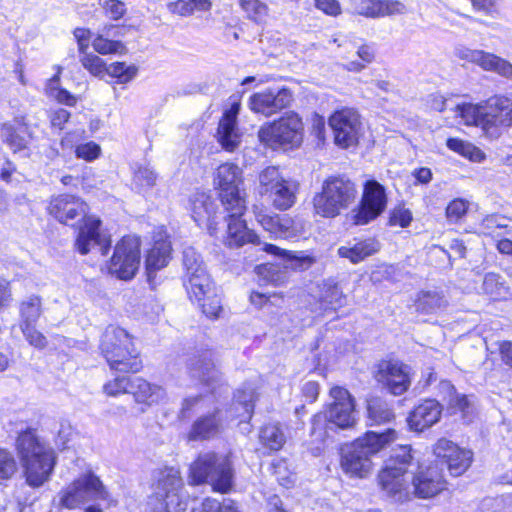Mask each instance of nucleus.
Segmentation results:
<instances>
[{
    "label": "nucleus",
    "instance_id": "1",
    "mask_svg": "<svg viewBox=\"0 0 512 512\" xmlns=\"http://www.w3.org/2000/svg\"><path fill=\"white\" fill-rule=\"evenodd\" d=\"M88 204L78 196L61 194L53 197L48 206V211L60 223L84 218V225L80 228L76 248L81 254H87L92 249H97L101 255H106L110 246L109 235L100 232L101 221L95 216H87Z\"/></svg>",
    "mask_w": 512,
    "mask_h": 512
},
{
    "label": "nucleus",
    "instance_id": "2",
    "mask_svg": "<svg viewBox=\"0 0 512 512\" xmlns=\"http://www.w3.org/2000/svg\"><path fill=\"white\" fill-rule=\"evenodd\" d=\"M16 450L26 483L30 487L38 488L49 480L56 462L52 449L41 443L36 435L28 430L18 436Z\"/></svg>",
    "mask_w": 512,
    "mask_h": 512
},
{
    "label": "nucleus",
    "instance_id": "3",
    "mask_svg": "<svg viewBox=\"0 0 512 512\" xmlns=\"http://www.w3.org/2000/svg\"><path fill=\"white\" fill-rule=\"evenodd\" d=\"M331 403L326 409L314 415L311 436L316 441H324L334 428L348 429L356 424L355 400L350 392L340 386L330 389Z\"/></svg>",
    "mask_w": 512,
    "mask_h": 512
},
{
    "label": "nucleus",
    "instance_id": "4",
    "mask_svg": "<svg viewBox=\"0 0 512 512\" xmlns=\"http://www.w3.org/2000/svg\"><path fill=\"white\" fill-rule=\"evenodd\" d=\"M152 512H185L187 498L180 471L175 467L157 469L152 474Z\"/></svg>",
    "mask_w": 512,
    "mask_h": 512
},
{
    "label": "nucleus",
    "instance_id": "5",
    "mask_svg": "<svg viewBox=\"0 0 512 512\" xmlns=\"http://www.w3.org/2000/svg\"><path fill=\"white\" fill-rule=\"evenodd\" d=\"M100 349L111 369L137 372L142 363L129 333L117 326H109L103 333Z\"/></svg>",
    "mask_w": 512,
    "mask_h": 512
},
{
    "label": "nucleus",
    "instance_id": "6",
    "mask_svg": "<svg viewBox=\"0 0 512 512\" xmlns=\"http://www.w3.org/2000/svg\"><path fill=\"white\" fill-rule=\"evenodd\" d=\"M412 458L411 448L401 446L393 459L378 474L381 489L394 501L405 502L412 498L411 481L408 474Z\"/></svg>",
    "mask_w": 512,
    "mask_h": 512
},
{
    "label": "nucleus",
    "instance_id": "7",
    "mask_svg": "<svg viewBox=\"0 0 512 512\" xmlns=\"http://www.w3.org/2000/svg\"><path fill=\"white\" fill-rule=\"evenodd\" d=\"M355 184L346 177H330L324 181L322 189L313 197V207L317 215L334 218L347 209L356 199Z\"/></svg>",
    "mask_w": 512,
    "mask_h": 512
},
{
    "label": "nucleus",
    "instance_id": "8",
    "mask_svg": "<svg viewBox=\"0 0 512 512\" xmlns=\"http://www.w3.org/2000/svg\"><path fill=\"white\" fill-rule=\"evenodd\" d=\"M233 473L227 457L209 452L199 455L191 464L189 479L192 484L209 482L213 489L227 493L232 487Z\"/></svg>",
    "mask_w": 512,
    "mask_h": 512
},
{
    "label": "nucleus",
    "instance_id": "9",
    "mask_svg": "<svg viewBox=\"0 0 512 512\" xmlns=\"http://www.w3.org/2000/svg\"><path fill=\"white\" fill-rule=\"evenodd\" d=\"M304 125L295 112H287L279 119L262 125L258 138L264 145L276 148H295L303 141Z\"/></svg>",
    "mask_w": 512,
    "mask_h": 512
},
{
    "label": "nucleus",
    "instance_id": "10",
    "mask_svg": "<svg viewBox=\"0 0 512 512\" xmlns=\"http://www.w3.org/2000/svg\"><path fill=\"white\" fill-rule=\"evenodd\" d=\"M214 183L225 211L244 215L247 202L241 168L233 163L221 164L216 170Z\"/></svg>",
    "mask_w": 512,
    "mask_h": 512
},
{
    "label": "nucleus",
    "instance_id": "11",
    "mask_svg": "<svg viewBox=\"0 0 512 512\" xmlns=\"http://www.w3.org/2000/svg\"><path fill=\"white\" fill-rule=\"evenodd\" d=\"M109 493L100 479L93 473H86L63 488L53 499L58 509H74L91 500H108Z\"/></svg>",
    "mask_w": 512,
    "mask_h": 512
},
{
    "label": "nucleus",
    "instance_id": "12",
    "mask_svg": "<svg viewBox=\"0 0 512 512\" xmlns=\"http://www.w3.org/2000/svg\"><path fill=\"white\" fill-rule=\"evenodd\" d=\"M387 202L384 186L376 180L366 181L359 205L351 211L353 223L366 225L374 221L385 211Z\"/></svg>",
    "mask_w": 512,
    "mask_h": 512
},
{
    "label": "nucleus",
    "instance_id": "13",
    "mask_svg": "<svg viewBox=\"0 0 512 512\" xmlns=\"http://www.w3.org/2000/svg\"><path fill=\"white\" fill-rule=\"evenodd\" d=\"M140 265V241L135 236L123 237L115 246L108 270L119 279L134 277Z\"/></svg>",
    "mask_w": 512,
    "mask_h": 512
},
{
    "label": "nucleus",
    "instance_id": "14",
    "mask_svg": "<svg viewBox=\"0 0 512 512\" xmlns=\"http://www.w3.org/2000/svg\"><path fill=\"white\" fill-rule=\"evenodd\" d=\"M183 262L186 268L185 287L190 299L195 302L205 300V295L211 294L215 288L200 255L194 249L188 248L184 251Z\"/></svg>",
    "mask_w": 512,
    "mask_h": 512
},
{
    "label": "nucleus",
    "instance_id": "15",
    "mask_svg": "<svg viewBox=\"0 0 512 512\" xmlns=\"http://www.w3.org/2000/svg\"><path fill=\"white\" fill-rule=\"evenodd\" d=\"M433 454L454 477L463 475L471 466L474 457L472 450L460 447L446 438L439 439L433 445Z\"/></svg>",
    "mask_w": 512,
    "mask_h": 512
},
{
    "label": "nucleus",
    "instance_id": "16",
    "mask_svg": "<svg viewBox=\"0 0 512 512\" xmlns=\"http://www.w3.org/2000/svg\"><path fill=\"white\" fill-rule=\"evenodd\" d=\"M329 126L334 134L335 144L341 148H349L357 144L361 122L360 116L354 109L344 108L335 111L329 117Z\"/></svg>",
    "mask_w": 512,
    "mask_h": 512
},
{
    "label": "nucleus",
    "instance_id": "17",
    "mask_svg": "<svg viewBox=\"0 0 512 512\" xmlns=\"http://www.w3.org/2000/svg\"><path fill=\"white\" fill-rule=\"evenodd\" d=\"M293 100L290 89L286 87H269L252 94L248 99L251 111L270 117L288 107Z\"/></svg>",
    "mask_w": 512,
    "mask_h": 512
},
{
    "label": "nucleus",
    "instance_id": "18",
    "mask_svg": "<svg viewBox=\"0 0 512 512\" xmlns=\"http://www.w3.org/2000/svg\"><path fill=\"white\" fill-rule=\"evenodd\" d=\"M257 223L274 238L288 239L296 236L295 221L289 215H279L269 211L264 205H253Z\"/></svg>",
    "mask_w": 512,
    "mask_h": 512
},
{
    "label": "nucleus",
    "instance_id": "19",
    "mask_svg": "<svg viewBox=\"0 0 512 512\" xmlns=\"http://www.w3.org/2000/svg\"><path fill=\"white\" fill-rule=\"evenodd\" d=\"M409 370L407 365L399 362H381L375 373V379L393 395H402L411 383Z\"/></svg>",
    "mask_w": 512,
    "mask_h": 512
},
{
    "label": "nucleus",
    "instance_id": "20",
    "mask_svg": "<svg viewBox=\"0 0 512 512\" xmlns=\"http://www.w3.org/2000/svg\"><path fill=\"white\" fill-rule=\"evenodd\" d=\"M484 130L512 126V99L503 94L484 101Z\"/></svg>",
    "mask_w": 512,
    "mask_h": 512
},
{
    "label": "nucleus",
    "instance_id": "21",
    "mask_svg": "<svg viewBox=\"0 0 512 512\" xmlns=\"http://www.w3.org/2000/svg\"><path fill=\"white\" fill-rule=\"evenodd\" d=\"M445 485L444 477L436 466L421 468L411 479L412 496L432 498L443 491Z\"/></svg>",
    "mask_w": 512,
    "mask_h": 512
},
{
    "label": "nucleus",
    "instance_id": "22",
    "mask_svg": "<svg viewBox=\"0 0 512 512\" xmlns=\"http://www.w3.org/2000/svg\"><path fill=\"white\" fill-rule=\"evenodd\" d=\"M459 57L478 65L484 71L494 72L512 80V63L496 54L484 50L465 49L459 53Z\"/></svg>",
    "mask_w": 512,
    "mask_h": 512
},
{
    "label": "nucleus",
    "instance_id": "23",
    "mask_svg": "<svg viewBox=\"0 0 512 512\" xmlns=\"http://www.w3.org/2000/svg\"><path fill=\"white\" fill-rule=\"evenodd\" d=\"M459 57L478 65L484 71L494 72L512 80V63L496 54L484 50L465 49L459 53Z\"/></svg>",
    "mask_w": 512,
    "mask_h": 512
},
{
    "label": "nucleus",
    "instance_id": "24",
    "mask_svg": "<svg viewBox=\"0 0 512 512\" xmlns=\"http://www.w3.org/2000/svg\"><path fill=\"white\" fill-rule=\"evenodd\" d=\"M442 414V405L433 399H427L418 404L407 418L409 428L415 432H422L436 424Z\"/></svg>",
    "mask_w": 512,
    "mask_h": 512
},
{
    "label": "nucleus",
    "instance_id": "25",
    "mask_svg": "<svg viewBox=\"0 0 512 512\" xmlns=\"http://www.w3.org/2000/svg\"><path fill=\"white\" fill-rule=\"evenodd\" d=\"M341 467L346 474L352 477L364 478L372 470L371 457L360 447H356V442L353 441L343 450Z\"/></svg>",
    "mask_w": 512,
    "mask_h": 512
},
{
    "label": "nucleus",
    "instance_id": "26",
    "mask_svg": "<svg viewBox=\"0 0 512 512\" xmlns=\"http://www.w3.org/2000/svg\"><path fill=\"white\" fill-rule=\"evenodd\" d=\"M240 104L235 102L224 113L218 126V139L222 147L227 151H234L240 144L241 135L237 128V115Z\"/></svg>",
    "mask_w": 512,
    "mask_h": 512
},
{
    "label": "nucleus",
    "instance_id": "27",
    "mask_svg": "<svg viewBox=\"0 0 512 512\" xmlns=\"http://www.w3.org/2000/svg\"><path fill=\"white\" fill-rule=\"evenodd\" d=\"M190 210L198 225L206 224L210 235L216 233V205L212 197L204 192H197L190 198Z\"/></svg>",
    "mask_w": 512,
    "mask_h": 512
},
{
    "label": "nucleus",
    "instance_id": "28",
    "mask_svg": "<svg viewBox=\"0 0 512 512\" xmlns=\"http://www.w3.org/2000/svg\"><path fill=\"white\" fill-rule=\"evenodd\" d=\"M228 214L227 235L225 237V244L231 248L241 247L245 244H259V236L246 225V222L241 219L243 215H234L231 211H226Z\"/></svg>",
    "mask_w": 512,
    "mask_h": 512
},
{
    "label": "nucleus",
    "instance_id": "29",
    "mask_svg": "<svg viewBox=\"0 0 512 512\" xmlns=\"http://www.w3.org/2000/svg\"><path fill=\"white\" fill-rule=\"evenodd\" d=\"M171 251L170 241L164 235L159 234L146 256L145 264L149 279L152 274L168 265L171 259Z\"/></svg>",
    "mask_w": 512,
    "mask_h": 512
},
{
    "label": "nucleus",
    "instance_id": "30",
    "mask_svg": "<svg viewBox=\"0 0 512 512\" xmlns=\"http://www.w3.org/2000/svg\"><path fill=\"white\" fill-rule=\"evenodd\" d=\"M397 439V432L394 429H387L383 432L368 431L362 437L355 440L356 447L372 457L383 449L387 448Z\"/></svg>",
    "mask_w": 512,
    "mask_h": 512
},
{
    "label": "nucleus",
    "instance_id": "31",
    "mask_svg": "<svg viewBox=\"0 0 512 512\" xmlns=\"http://www.w3.org/2000/svg\"><path fill=\"white\" fill-rule=\"evenodd\" d=\"M189 371L193 378L214 389V384L221 380V374L212 361L211 354H204L191 360Z\"/></svg>",
    "mask_w": 512,
    "mask_h": 512
},
{
    "label": "nucleus",
    "instance_id": "32",
    "mask_svg": "<svg viewBox=\"0 0 512 512\" xmlns=\"http://www.w3.org/2000/svg\"><path fill=\"white\" fill-rule=\"evenodd\" d=\"M129 393L137 403L148 406L158 403L165 395L160 386L151 384L141 377H132Z\"/></svg>",
    "mask_w": 512,
    "mask_h": 512
},
{
    "label": "nucleus",
    "instance_id": "33",
    "mask_svg": "<svg viewBox=\"0 0 512 512\" xmlns=\"http://www.w3.org/2000/svg\"><path fill=\"white\" fill-rule=\"evenodd\" d=\"M263 251L287 262L290 268L305 270L314 262L315 258L303 251H290L273 244H264Z\"/></svg>",
    "mask_w": 512,
    "mask_h": 512
},
{
    "label": "nucleus",
    "instance_id": "34",
    "mask_svg": "<svg viewBox=\"0 0 512 512\" xmlns=\"http://www.w3.org/2000/svg\"><path fill=\"white\" fill-rule=\"evenodd\" d=\"M0 137L14 153H17L27 148L30 134L24 124L14 126L11 123H4L0 127Z\"/></svg>",
    "mask_w": 512,
    "mask_h": 512
},
{
    "label": "nucleus",
    "instance_id": "35",
    "mask_svg": "<svg viewBox=\"0 0 512 512\" xmlns=\"http://www.w3.org/2000/svg\"><path fill=\"white\" fill-rule=\"evenodd\" d=\"M221 418L218 411L199 417L192 425L188 434L189 440H205L220 432Z\"/></svg>",
    "mask_w": 512,
    "mask_h": 512
},
{
    "label": "nucleus",
    "instance_id": "36",
    "mask_svg": "<svg viewBox=\"0 0 512 512\" xmlns=\"http://www.w3.org/2000/svg\"><path fill=\"white\" fill-rule=\"evenodd\" d=\"M380 250L379 242L374 238H368L355 243L353 246H341L338 255L347 258L351 263L357 264Z\"/></svg>",
    "mask_w": 512,
    "mask_h": 512
},
{
    "label": "nucleus",
    "instance_id": "37",
    "mask_svg": "<svg viewBox=\"0 0 512 512\" xmlns=\"http://www.w3.org/2000/svg\"><path fill=\"white\" fill-rule=\"evenodd\" d=\"M406 12V5L398 0H371L369 4H363L361 15L370 18H380L402 15Z\"/></svg>",
    "mask_w": 512,
    "mask_h": 512
},
{
    "label": "nucleus",
    "instance_id": "38",
    "mask_svg": "<svg viewBox=\"0 0 512 512\" xmlns=\"http://www.w3.org/2000/svg\"><path fill=\"white\" fill-rule=\"evenodd\" d=\"M297 191V183L293 180L285 179L268 196L275 209L285 211L295 204Z\"/></svg>",
    "mask_w": 512,
    "mask_h": 512
},
{
    "label": "nucleus",
    "instance_id": "39",
    "mask_svg": "<svg viewBox=\"0 0 512 512\" xmlns=\"http://www.w3.org/2000/svg\"><path fill=\"white\" fill-rule=\"evenodd\" d=\"M115 27L113 25H106L102 32L97 34L92 40V47L95 52L100 55L109 54H125L127 52L126 46L120 40L109 39V36Z\"/></svg>",
    "mask_w": 512,
    "mask_h": 512
},
{
    "label": "nucleus",
    "instance_id": "40",
    "mask_svg": "<svg viewBox=\"0 0 512 512\" xmlns=\"http://www.w3.org/2000/svg\"><path fill=\"white\" fill-rule=\"evenodd\" d=\"M437 395L451 409L461 411L464 415L469 413L470 402L465 395L456 393L455 387L446 380L439 382Z\"/></svg>",
    "mask_w": 512,
    "mask_h": 512
},
{
    "label": "nucleus",
    "instance_id": "41",
    "mask_svg": "<svg viewBox=\"0 0 512 512\" xmlns=\"http://www.w3.org/2000/svg\"><path fill=\"white\" fill-rule=\"evenodd\" d=\"M20 325H36L42 315V300L39 296L31 295L19 303Z\"/></svg>",
    "mask_w": 512,
    "mask_h": 512
},
{
    "label": "nucleus",
    "instance_id": "42",
    "mask_svg": "<svg viewBox=\"0 0 512 512\" xmlns=\"http://www.w3.org/2000/svg\"><path fill=\"white\" fill-rule=\"evenodd\" d=\"M210 6V0H175L166 4L169 13L180 17H189L195 11H206Z\"/></svg>",
    "mask_w": 512,
    "mask_h": 512
},
{
    "label": "nucleus",
    "instance_id": "43",
    "mask_svg": "<svg viewBox=\"0 0 512 512\" xmlns=\"http://www.w3.org/2000/svg\"><path fill=\"white\" fill-rule=\"evenodd\" d=\"M483 233L495 239L502 236H512V221L501 215H490L482 221Z\"/></svg>",
    "mask_w": 512,
    "mask_h": 512
},
{
    "label": "nucleus",
    "instance_id": "44",
    "mask_svg": "<svg viewBox=\"0 0 512 512\" xmlns=\"http://www.w3.org/2000/svg\"><path fill=\"white\" fill-rule=\"evenodd\" d=\"M454 110L465 125L481 126L484 129V102L457 104Z\"/></svg>",
    "mask_w": 512,
    "mask_h": 512
},
{
    "label": "nucleus",
    "instance_id": "45",
    "mask_svg": "<svg viewBox=\"0 0 512 512\" xmlns=\"http://www.w3.org/2000/svg\"><path fill=\"white\" fill-rule=\"evenodd\" d=\"M367 414L371 424L376 425L388 423L394 418V413L388 403L378 397L368 400Z\"/></svg>",
    "mask_w": 512,
    "mask_h": 512
},
{
    "label": "nucleus",
    "instance_id": "46",
    "mask_svg": "<svg viewBox=\"0 0 512 512\" xmlns=\"http://www.w3.org/2000/svg\"><path fill=\"white\" fill-rule=\"evenodd\" d=\"M285 179L277 167L268 166L264 168L258 175V193L261 196L269 195Z\"/></svg>",
    "mask_w": 512,
    "mask_h": 512
},
{
    "label": "nucleus",
    "instance_id": "47",
    "mask_svg": "<svg viewBox=\"0 0 512 512\" xmlns=\"http://www.w3.org/2000/svg\"><path fill=\"white\" fill-rule=\"evenodd\" d=\"M261 443L272 451L280 450L286 442V436L278 424H267L260 431Z\"/></svg>",
    "mask_w": 512,
    "mask_h": 512
},
{
    "label": "nucleus",
    "instance_id": "48",
    "mask_svg": "<svg viewBox=\"0 0 512 512\" xmlns=\"http://www.w3.org/2000/svg\"><path fill=\"white\" fill-rule=\"evenodd\" d=\"M447 147L473 162L480 163L485 159V153L469 142L457 138H449Z\"/></svg>",
    "mask_w": 512,
    "mask_h": 512
},
{
    "label": "nucleus",
    "instance_id": "49",
    "mask_svg": "<svg viewBox=\"0 0 512 512\" xmlns=\"http://www.w3.org/2000/svg\"><path fill=\"white\" fill-rule=\"evenodd\" d=\"M482 289L495 300L506 299L509 295V288L505 285L502 278L495 273L485 275Z\"/></svg>",
    "mask_w": 512,
    "mask_h": 512
},
{
    "label": "nucleus",
    "instance_id": "50",
    "mask_svg": "<svg viewBox=\"0 0 512 512\" xmlns=\"http://www.w3.org/2000/svg\"><path fill=\"white\" fill-rule=\"evenodd\" d=\"M238 3L248 19L256 23L266 21L269 8L262 0H238Z\"/></svg>",
    "mask_w": 512,
    "mask_h": 512
},
{
    "label": "nucleus",
    "instance_id": "51",
    "mask_svg": "<svg viewBox=\"0 0 512 512\" xmlns=\"http://www.w3.org/2000/svg\"><path fill=\"white\" fill-rule=\"evenodd\" d=\"M157 174L147 165H137L134 168L132 183L138 191H143L156 184Z\"/></svg>",
    "mask_w": 512,
    "mask_h": 512
},
{
    "label": "nucleus",
    "instance_id": "52",
    "mask_svg": "<svg viewBox=\"0 0 512 512\" xmlns=\"http://www.w3.org/2000/svg\"><path fill=\"white\" fill-rule=\"evenodd\" d=\"M345 298L336 285H325L320 297V308L323 311L336 310L344 305Z\"/></svg>",
    "mask_w": 512,
    "mask_h": 512
},
{
    "label": "nucleus",
    "instance_id": "53",
    "mask_svg": "<svg viewBox=\"0 0 512 512\" xmlns=\"http://www.w3.org/2000/svg\"><path fill=\"white\" fill-rule=\"evenodd\" d=\"M106 73L116 78L119 83L125 84L136 77L138 67L134 64H126L125 62H114L107 66Z\"/></svg>",
    "mask_w": 512,
    "mask_h": 512
},
{
    "label": "nucleus",
    "instance_id": "54",
    "mask_svg": "<svg viewBox=\"0 0 512 512\" xmlns=\"http://www.w3.org/2000/svg\"><path fill=\"white\" fill-rule=\"evenodd\" d=\"M81 54L82 66L92 75L102 77L106 73L107 66L102 58L93 53H87V51Z\"/></svg>",
    "mask_w": 512,
    "mask_h": 512
},
{
    "label": "nucleus",
    "instance_id": "55",
    "mask_svg": "<svg viewBox=\"0 0 512 512\" xmlns=\"http://www.w3.org/2000/svg\"><path fill=\"white\" fill-rule=\"evenodd\" d=\"M444 305V298L437 292H423L417 301V308L426 313H432Z\"/></svg>",
    "mask_w": 512,
    "mask_h": 512
},
{
    "label": "nucleus",
    "instance_id": "56",
    "mask_svg": "<svg viewBox=\"0 0 512 512\" xmlns=\"http://www.w3.org/2000/svg\"><path fill=\"white\" fill-rule=\"evenodd\" d=\"M17 471V463L14 455L0 448V483L10 479Z\"/></svg>",
    "mask_w": 512,
    "mask_h": 512
},
{
    "label": "nucleus",
    "instance_id": "57",
    "mask_svg": "<svg viewBox=\"0 0 512 512\" xmlns=\"http://www.w3.org/2000/svg\"><path fill=\"white\" fill-rule=\"evenodd\" d=\"M132 377L118 376L108 381L104 386V393L108 396L116 397L121 394L129 393Z\"/></svg>",
    "mask_w": 512,
    "mask_h": 512
},
{
    "label": "nucleus",
    "instance_id": "58",
    "mask_svg": "<svg viewBox=\"0 0 512 512\" xmlns=\"http://www.w3.org/2000/svg\"><path fill=\"white\" fill-rule=\"evenodd\" d=\"M197 303L201 306L203 313L210 318L219 317V314L222 311L221 300L216 293V290L211 294L205 295V300Z\"/></svg>",
    "mask_w": 512,
    "mask_h": 512
},
{
    "label": "nucleus",
    "instance_id": "59",
    "mask_svg": "<svg viewBox=\"0 0 512 512\" xmlns=\"http://www.w3.org/2000/svg\"><path fill=\"white\" fill-rule=\"evenodd\" d=\"M98 3L110 19L119 20L126 13V5L120 0H99Z\"/></svg>",
    "mask_w": 512,
    "mask_h": 512
},
{
    "label": "nucleus",
    "instance_id": "60",
    "mask_svg": "<svg viewBox=\"0 0 512 512\" xmlns=\"http://www.w3.org/2000/svg\"><path fill=\"white\" fill-rule=\"evenodd\" d=\"M20 329L31 346L37 349H44L47 346L46 337L35 328V325H20Z\"/></svg>",
    "mask_w": 512,
    "mask_h": 512
},
{
    "label": "nucleus",
    "instance_id": "61",
    "mask_svg": "<svg viewBox=\"0 0 512 512\" xmlns=\"http://www.w3.org/2000/svg\"><path fill=\"white\" fill-rule=\"evenodd\" d=\"M254 392L249 391H238L236 395V403L242 407L244 412L240 414L242 420L250 419L253 412Z\"/></svg>",
    "mask_w": 512,
    "mask_h": 512
},
{
    "label": "nucleus",
    "instance_id": "62",
    "mask_svg": "<svg viewBox=\"0 0 512 512\" xmlns=\"http://www.w3.org/2000/svg\"><path fill=\"white\" fill-rule=\"evenodd\" d=\"M358 57L362 60V62L353 60L347 63L346 68L349 71L358 72L362 70L366 64H369L374 59L373 50L369 46H362L357 51Z\"/></svg>",
    "mask_w": 512,
    "mask_h": 512
},
{
    "label": "nucleus",
    "instance_id": "63",
    "mask_svg": "<svg viewBox=\"0 0 512 512\" xmlns=\"http://www.w3.org/2000/svg\"><path fill=\"white\" fill-rule=\"evenodd\" d=\"M101 148L93 141L80 144L75 149V154L78 158L86 161H93L100 156Z\"/></svg>",
    "mask_w": 512,
    "mask_h": 512
},
{
    "label": "nucleus",
    "instance_id": "64",
    "mask_svg": "<svg viewBox=\"0 0 512 512\" xmlns=\"http://www.w3.org/2000/svg\"><path fill=\"white\" fill-rule=\"evenodd\" d=\"M412 221V213L409 209L399 206L392 210L389 218V223L392 226L398 225L400 227H407Z\"/></svg>",
    "mask_w": 512,
    "mask_h": 512
}]
</instances>
